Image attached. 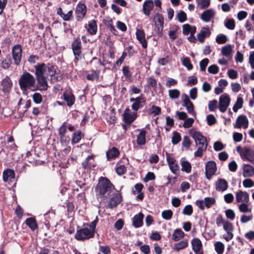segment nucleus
Masks as SVG:
<instances>
[{
	"mask_svg": "<svg viewBox=\"0 0 254 254\" xmlns=\"http://www.w3.org/2000/svg\"><path fill=\"white\" fill-rule=\"evenodd\" d=\"M81 45L79 39H75L72 44V49L74 55L76 57L80 56L81 54Z\"/></svg>",
	"mask_w": 254,
	"mask_h": 254,
	"instance_id": "nucleus-20",
	"label": "nucleus"
},
{
	"mask_svg": "<svg viewBox=\"0 0 254 254\" xmlns=\"http://www.w3.org/2000/svg\"><path fill=\"white\" fill-rule=\"evenodd\" d=\"M153 2L151 0L145 1L143 4V11L145 15L149 16L153 8Z\"/></svg>",
	"mask_w": 254,
	"mask_h": 254,
	"instance_id": "nucleus-26",
	"label": "nucleus"
},
{
	"mask_svg": "<svg viewBox=\"0 0 254 254\" xmlns=\"http://www.w3.org/2000/svg\"><path fill=\"white\" fill-rule=\"evenodd\" d=\"M63 98L66 102L67 105L71 106L75 102V98L73 94L69 91H65L63 94Z\"/></svg>",
	"mask_w": 254,
	"mask_h": 254,
	"instance_id": "nucleus-21",
	"label": "nucleus"
},
{
	"mask_svg": "<svg viewBox=\"0 0 254 254\" xmlns=\"http://www.w3.org/2000/svg\"><path fill=\"white\" fill-rule=\"evenodd\" d=\"M99 71H94L90 74H88L86 78L89 80H94L98 78Z\"/></svg>",
	"mask_w": 254,
	"mask_h": 254,
	"instance_id": "nucleus-58",
	"label": "nucleus"
},
{
	"mask_svg": "<svg viewBox=\"0 0 254 254\" xmlns=\"http://www.w3.org/2000/svg\"><path fill=\"white\" fill-rule=\"evenodd\" d=\"M210 0H199L198 4L201 9H205L210 5Z\"/></svg>",
	"mask_w": 254,
	"mask_h": 254,
	"instance_id": "nucleus-50",
	"label": "nucleus"
},
{
	"mask_svg": "<svg viewBox=\"0 0 254 254\" xmlns=\"http://www.w3.org/2000/svg\"><path fill=\"white\" fill-rule=\"evenodd\" d=\"M217 170L216 164L214 161H208L205 165V177L207 179L210 180L215 174Z\"/></svg>",
	"mask_w": 254,
	"mask_h": 254,
	"instance_id": "nucleus-6",
	"label": "nucleus"
},
{
	"mask_svg": "<svg viewBox=\"0 0 254 254\" xmlns=\"http://www.w3.org/2000/svg\"><path fill=\"white\" fill-rule=\"evenodd\" d=\"M243 186L245 188H251L254 186L253 181L250 179H246L243 181Z\"/></svg>",
	"mask_w": 254,
	"mask_h": 254,
	"instance_id": "nucleus-63",
	"label": "nucleus"
},
{
	"mask_svg": "<svg viewBox=\"0 0 254 254\" xmlns=\"http://www.w3.org/2000/svg\"><path fill=\"white\" fill-rule=\"evenodd\" d=\"M236 198L237 202H248L249 200V195L247 192L239 190L236 194Z\"/></svg>",
	"mask_w": 254,
	"mask_h": 254,
	"instance_id": "nucleus-19",
	"label": "nucleus"
},
{
	"mask_svg": "<svg viewBox=\"0 0 254 254\" xmlns=\"http://www.w3.org/2000/svg\"><path fill=\"white\" fill-rule=\"evenodd\" d=\"M167 160L171 172L175 175H178L180 167L176 160L171 156H167Z\"/></svg>",
	"mask_w": 254,
	"mask_h": 254,
	"instance_id": "nucleus-12",
	"label": "nucleus"
},
{
	"mask_svg": "<svg viewBox=\"0 0 254 254\" xmlns=\"http://www.w3.org/2000/svg\"><path fill=\"white\" fill-rule=\"evenodd\" d=\"M81 138V132L80 131H77L76 132H75L72 137L71 139V143L75 144L80 140Z\"/></svg>",
	"mask_w": 254,
	"mask_h": 254,
	"instance_id": "nucleus-41",
	"label": "nucleus"
},
{
	"mask_svg": "<svg viewBox=\"0 0 254 254\" xmlns=\"http://www.w3.org/2000/svg\"><path fill=\"white\" fill-rule=\"evenodd\" d=\"M93 158V155L88 156L86 158L85 161L82 162V166L84 169H86L90 168L91 167L92 164H91V163L89 162V161H90V160L92 159Z\"/></svg>",
	"mask_w": 254,
	"mask_h": 254,
	"instance_id": "nucleus-42",
	"label": "nucleus"
},
{
	"mask_svg": "<svg viewBox=\"0 0 254 254\" xmlns=\"http://www.w3.org/2000/svg\"><path fill=\"white\" fill-rule=\"evenodd\" d=\"M217 101L214 99L212 101H210L208 103V110L210 111H214L217 108Z\"/></svg>",
	"mask_w": 254,
	"mask_h": 254,
	"instance_id": "nucleus-51",
	"label": "nucleus"
},
{
	"mask_svg": "<svg viewBox=\"0 0 254 254\" xmlns=\"http://www.w3.org/2000/svg\"><path fill=\"white\" fill-rule=\"evenodd\" d=\"M225 26L230 30H233L235 27V20L233 18L228 19L225 22Z\"/></svg>",
	"mask_w": 254,
	"mask_h": 254,
	"instance_id": "nucleus-43",
	"label": "nucleus"
},
{
	"mask_svg": "<svg viewBox=\"0 0 254 254\" xmlns=\"http://www.w3.org/2000/svg\"><path fill=\"white\" fill-rule=\"evenodd\" d=\"M123 117L125 122L129 126L136 118L137 114L131 112L128 108H126L124 112Z\"/></svg>",
	"mask_w": 254,
	"mask_h": 254,
	"instance_id": "nucleus-9",
	"label": "nucleus"
},
{
	"mask_svg": "<svg viewBox=\"0 0 254 254\" xmlns=\"http://www.w3.org/2000/svg\"><path fill=\"white\" fill-rule=\"evenodd\" d=\"M204 201L205 206L208 208L215 203V199L212 197H205Z\"/></svg>",
	"mask_w": 254,
	"mask_h": 254,
	"instance_id": "nucleus-54",
	"label": "nucleus"
},
{
	"mask_svg": "<svg viewBox=\"0 0 254 254\" xmlns=\"http://www.w3.org/2000/svg\"><path fill=\"white\" fill-rule=\"evenodd\" d=\"M215 250L217 254H222L224 250V245L221 242H217L214 244Z\"/></svg>",
	"mask_w": 254,
	"mask_h": 254,
	"instance_id": "nucleus-38",
	"label": "nucleus"
},
{
	"mask_svg": "<svg viewBox=\"0 0 254 254\" xmlns=\"http://www.w3.org/2000/svg\"><path fill=\"white\" fill-rule=\"evenodd\" d=\"M178 20L179 22L182 23L187 19V15L183 10H180L177 14Z\"/></svg>",
	"mask_w": 254,
	"mask_h": 254,
	"instance_id": "nucleus-45",
	"label": "nucleus"
},
{
	"mask_svg": "<svg viewBox=\"0 0 254 254\" xmlns=\"http://www.w3.org/2000/svg\"><path fill=\"white\" fill-rule=\"evenodd\" d=\"M86 6L83 3L77 4L75 9L76 18L78 21L81 20L86 14Z\"/></svg>",
	"mask_w": 254,
	"mask_h": 254,
	"instance_id": "nucleus-14",
	"label": "nucleus"
},
{
	"mask_svg": "<svg viewBox=\"0 0 254 254\" xmlns=\"http://www.w3.org/2000/svg\"><path fill=\"white\" fill-rule=\"evenodd\" d=\"M97 26L96 21L95 20H92L88 23L87 30L91 34L94 35L97 32Z\"/></svg>",
	"mask_w": 254,
	"mask_h": 254,
	"instance_id": "nucleus-31",
	"label": "nucleus"
},
{
	"mask_svg": "<svg viewBox=\"0 0 254 254\" xmlns=\"http://www.w3.org/2000/svg\"><path fill=\"white\" fill-rule=\"evenodd\" d=\"M173 215V212L171 210H166L162 211V217L167 220H170Z\"/></svg>",
	"mask_w": 254,
	"mask_h": 254,
	"instance_id": "nucleus-48",
	"label": "nucleus"
},
{
	"mask_svg": "<svg viewBox=\"0 0 254 254\" xmlns=\"http://www.w3.org/2000/svg\"><path fill=\"white\" fill-rule=\"evenodd\" d=\"M140 250L143 254H149L150 253V247L147 245L141 246Z\"/></svg>",
	"mask_w": 254,
	"mask_h": 254,
	"instance_id": "nucleus-64",
	"label": "nucleus"
},
{
	"mask_svg": "<svg viewBox=\"0 0 254 254\" xmlns=\"http://www.w3.org/2000/svg\"><path fill=\"white\" fill-rule=\"evenodd\" d=\"M209 63V60L207 58H205L201 60L199 63L200 69L202 71H205L206 66Z\"/></svg>",
	"mask_w": 254,
	"mask_h": 254,
	"instance_id": "nucleus-55",
	"label": "nucleus"
},
{
	"mask_svg": "<svg viewBox=\"0 0 254 254\" xmlns=\"http://www.w3.org/2000/svg\"><path fill=\"white\" fill-rule=\"evenodd\" d=\"M191 246L195 254H204L202 243L198 238H194L191 240Z\"/></svg>",
	"mask_w": 254,
	"mask_h": 254,
	"instance_id": "nucleus-11",
	"label": "nucleus"
},
{
	"mask_svg": "<svg viewBox=\"0 0 254 254\" xmlns=\"http://www.w3.org/2000/svg\"><path fill=\"white\" fill-rule=\"evenodd\" d=\"M227 41V37L226 35L220 34L217 36L216 38V42L218 44H223Z\"/></svg>",
	"mask_w": 254,
	"mask_h": 254,
	"instance_id": "nucleus-44",
	"label": "nucleus"
},
{
	"mask_svg": "<svg viewBox=\"0 0 254 254\" xmlns=\"http://www.w3.org/2000/svg\"><path fill=\"white\" fill-rule=\"evenodd\" d=\"M25 223L32 231L35 230L38 227L36 219L33 217L27 218L25 220Z\"/></svg>",
	"mask_w": 254,
	"mask_h": 254,
	"instance_id": "nucleus-33",
	"label": "nucleus"
},
{
	"mask_svg": "<svg viewBox=\"0 0 254 254\" xmlns=\"http://www.w3.org/2000/svg\"><path fill=\"white\" fill-rule=\"evenodd\" d=\"M230 103L229 96L226 94H223L219 97V109L222 113L225 112Z\"/></svg>",
	"mask_w": 254,
	"mask_h": 254,
	"instance_id": "nucleus-7",
	"label": "nucleus"
},
{
	"mask_svg": "<svg viewBox=\"0 0 254 254\" xmlns=\"http://www.w3.org/2000/svg\"><path fill=\"white\" fill-rule=\"evenodd\" d=\"M103 21L105 25L110 29V30L111 32H114L116 31V29L113 26V20L111 18L106 17L103 20Z\"/></svg>",
	"mask_w": 254,
	"mask_h": 254,
	"instance_id": "nucleus-37",
	"label": "nucleus"
},
{
	"mask_svg": "<svg viewBox=\"0 0 254 254\" xmlns=\"http://www.w3.org/2000/svg\"><path fill=\"white\" fill-rule=\"evenodd\" d=\"M120 154L119 150L115 147H113L109 149L106 152L107 160L110 161L117 158Z\"/></svg>",
	"mask_w": 254,
	"mask_h": 254,
	"instance_id": "nucleus-24",
	"label": "nucleus"
},
{
	"mask_svg": "<svg viewBox=\"0 0 254 254\" xmlns=\"http://www.w3.org/2000/svg\"><path fill=\"white\" fill-rule=\"evenodd\" d=\"M188 242L186 241H181L175 244V249L177 251H179L186 247L188 246Z\"/></svg>",
	"mask_w": 254,
	"mask_h": 254,
	"instance_id": "nucleus-57",
	"label": "nucleus"
},
{
	"mask_svg": "<svg viewBox=\"0 0 254 254\" xmlns=\"http://www.w3.org/2000/svg\"><path fill=\"white\" fill-rule=\"evenodd\" d=\"M243 104V99L241 97H238L237 101L233 107V110L237 112L238 110L242 108Z\"/></svg>",
	"mask_w": 254,
	"mask_h": 254,
	"instance_id": "nucleus-35",
	"label": "nucleus"
},
{
	"mask_svg": "<svg viewBox=\"0 0 254 254\" xmlns=\"http://www.w3.org/2000/svg\"><path fill=\"white\" fill-rule=\"evenodd\" d=\"M114 189V186L106 178H101L96 188V193L98 199L102 201L107 198Z\"/></svg>",
	"mask_w": 254,
	"mask_h": 254,
	"instance_id": "nucleus-3",
	"label": "nucleus"
},
{
	"mask_svg": "<svg viewBox=\"0 0 254 254\" xmlns=\"http://www.w3.org/2000/svg\"><path fill=\"white\" fill-rule=\"evenodd\" d=\"M182 146L187 150H188L190 146V140L189 136H185L182 141Z\"/></svg>",
	"mask_w": 254,
	"mask_h": 254,
	"instance_id": "nucleus-46",
	"label": "nucleus"
},
{
	"mask_svg": "<svg viewBox=\"0 0 254 254\" xmlns=\"http://www.w3.org/2000/svg\"><path fill=\"white\" fill-rule=\"evenodd\" d=\"M211 32L208 27H203L199 33L197 34V40L199 42L202 43L205 40L206 37H209Z\"/></svg>",
	"mask_w": 254,
	"mask_h": 254,
	"instance_id": "nucleus-17",
	"label": "nucleus"
},
{
	"mask_svg": "<svg viewBox=\"0 0 254 254\" xmlns=\"http://www.w3.org/2000/svg\"><path fill=\"white\" fill-rule=\"evenodd\" d=\"M169 97L172 99L178 98L180 95V92L179 90L174 89H170L168 91Z\"/></svg>",
	"mask_w": 254,
	"mask_h": 254,
	"instance_id": "nucleus-40",
	"label": "nucleus"
},
{
	"mask_svg": "<svg viewBox=\"0 0 254 254\" xmlns=\"http://www.w3.org/2000/svg\"><path fill=\"white\" fill-rule=\"evenodd\" d=\"M155 23L159 29H161L162 30L163 28L164 25V18L163 16L160 13H156L155 16Z\"/></svg>",
	"mask_w": 254,
	"mask_h": 254,
	"instance_id": "nucleus-32",
	"label": "nucleus"
},
{
	"mask_svg": "<svg viewBox=\"0 0 254 254\" xmlns=\"http://www.w3.org/2000/svg\"><path fill=\"white\" fill-rule=\"evenodd\" d=\"M12 63L11 60L10 58H7L2 60L1 62V67L4 69H8Z\"/></svg>",
	"mask_w": 254,
	"mask_h": 254,
	"instance_id": "nucleus-47",
	"label": "nucleus"
},
{
	"mask_svg": "<svg viewBox=\"0 0 254 254\" xmlns=\"http://www.w3.org/2000/svg\"><path fill=\"white\" fill-rule=\"evenodd\" d=\"M34 68L39 90L40 91H46L48 89L49 76L50 77V80L52 83H54L59 80L56 68L52 65L41 63L35 65Z\"/></svg>",
	"mask_w": 254,
	"mask_h": 254,
	"instance_id": "nucleus-1",
	"label": "nucleus"
},
{
	"mask_svg": "<svg viewBox=\"0 0 254 254\" xmlns=\"http://www.w3.org/2000/svg\"><path fill=\"white\" fill-rule=\"evenodd\" d=\"M206 120L207 124L209 126H212L216 123V120L214 115L210 114L207 116Z\"/></svg>",
	"mask_w": 254,
	"mask_h": 254,
	"instance_id": "nucleus-60",
	"label": "nucleus"
},
{
	"mask_svg": "<svg viewBox=\"0 0 254 254\" xmlns=\"http://www.w3.org/2000/svg\"><path fill=\"white\" fill-rule=\"evenodd\" d=\"M223 228L224 230L227 232L233 231V226L232 224L227 221H224L223 223Z\"/></svg>",
	"mask_w": 254,
	"mask_h": 254,
	"instance_id": "nucleus-56",
	"label": "nucleus"
},
{
	"mask_svg": "<svg viewBox=\"0 0 254 254\" xmlns=\"http://www.w3.org/2000/svg\"><path fill=\"white\" fill-rule=\"evenodd\" d=\"M15 173L11 169H6L3 173V180L5 182H9L14 178Z\"/></svg>",
	"mask_w": 254,
	"mask_h": 254,
	"instance_id": "nucleus-27",
	"label": "nucleus"
},
{
	"mask_svg": "<svg viewBox=\"0 0 254 254\" xmlns=\"http://www.w3.org/2000/svg\"><path fill=\"white\" fill-rule=\"evenodd\" d=\"M184 236V233L180 229H177L172 235V239L175 241H178Z\"/></svg>",
	"mask_w": 254,
	"mask_h": 254,
	"instance_id": "nucleus-34",
	"label": "nucleus"
},
{
	"mask_svg": "<svg viewBox=\"0 0 254 254\" xmlns=\"http://www.w3.org/2000/svg\"><path fill=\"white\" fill-rule=\"evenodd\" d=\"M215 12L212 9L204 10L201 15V19L205 22H209L213 18Z\"/></svg>",
	"mask_w": 254,
	"mask_h": 254,
	"instance_id": "nucleus-23",
	"label": "nucleus"
},
{
	"mask_svg": "<svg viewBox=\"0 0 254 254\" xmlns=\"http://www.w3.org/2000/svg\"><path fill=\"white\" fill-rule=\"evenodd\" d=\"M143 219V215L141 213L135 215L133 218L132 222L133 226L135 228H139L141 227L142 225Z\"/></svg>",
	"mask_w": 254,
	"mask_h": 254,
	"instance_id": "nucleus-28",
	"label": "nucleus"
},
{
	"mask_svg": "<svg viewBox=\"0 0 254 254\" xmlns=\"http://www.w3.org/2000/svg\"><path fill=\"white\" fill-rule=\"evenodd\" d=\"M146 132L144 129L140 130L138 135H137L136 142L139 145H143L146 143Z\"/></svg>",
	"mask_w": 254,
	"mask_h": 254,
	"instance_id": "nucleus-29",
	"label": "nucleus"
},
{
	"mask_svg": "<svg viewBox=\"0 0 254 254\" xmlns=\"http://www.w3.org/2000/svg\"><path fill=\"white\" fill-rule=\"evenodd\" d=\"M94 234L92 230H90L88 227L78 230L75 234V238L77 240H84L93 238Z\"/></svg>",
	"mask_w": 254,
	"mask_h": 254,
	"instance_id": "nucleus-5",
	"label": "nucleus"
},
{
	"mask_svg": "<svg viewBox=\"0 0 254 254\" xmlns=\"http://www.w3.org/2000/svg\"><path fill=\"white\" fill-rule=\"evenodd\" d=\"M130 102H132L131 108L133 110L137 111L140 107H142L145 103V100L141 97H138L136 98H130L129 99Z\"/></svg>",
	"mask_w": 254,
	"mask_h": 254,
	"instance_id": "nucleus-13",
	"label": "nucleus"
},
{
	"mask_svg": "<svg viewBox=\"0 0 254 254\" xmlns=\"http://www.w3.org/2000/svg\"><path fill=\"white\" fill-rule=\"evenodd\" d=\"M243 171L244 177H251L254 175V168L251 165L244 164Z\"/></svg>",
	"mask_w": 254,
	"mask_h": 254,
	"instance_id": "nucleus-25",
	"label": "nucleus"
},
{
	"mask_svg": "<svg viewBox=\"0 0 254 254\" xmlns=\"http://www.w3.org/2000/svg\"><path fill=\"white\" fill-rule=\"evenodd\" d=\"M122 201V196L119 193H116L109 200L108 207L113 209L116 207Z\"/></svg>",
	"mask_w": 254,
	"mask_h": 254,
	"instance_id": "nucleus-16",
	"label": "nucleus"
},
{
	"mask_svg": "<svg viewBox=\"0 0 254 254\" xmlns=\"http://www.w3.org/2000/svg\"><path fill=\"white\" fill-rule=\"evenodd\" d=\"M216 189L219 191H225L228 189L227 182L224 179H218L215 183Z\"/></svg>",
	"mask_w": 254,
	"mask_h": 254,
	"instance_id": "nucleus-22",
	"label": "nucleus"
},
{
	"mask_svg": "<svg viewBox=\"0 0 254 254\" xmlns=\"http://www.w3.org/2000/svg\"><path fill=\"white\" fill-rule=\"evenodd\" d=\"M248 202H244L241 203L239 205V209L240 212L246 213L247 212H251V209H249L248 207V205L247 204Z\"/></svg>",
	"mask_w": 254,
	"mask_h": 254,
	"instance_id": "nucleus-49",
	"label": "nucleus"
},
{
	"mask_svg": "<svg viewBox=\"0 0 254 254\" xmlns=\"http://www.w3.org/2000/svg\"><path fill=\"white\" fill-rule=\"evenodd\" d=\"M191 136L194 139L195 144L198 146L197 150L194 152L195 157H201L203 152L206 150L207 142L206 138L200 132H191Z\"/></svg>",
	"mask_w": 254,
	"mask_h": 254,
	"instance_id": "nucleus-4",
	"label": "nucleus"
},
{
	"mask_svg": "<svg viewBox=\"0 0 254 254\" xmlns=\"http://www.w3.org/2000/svg\"><path fill=\"white\" fill-rule=\"evenodd\" d=\"M147 86L148 87L155 88L157 85L156 79L152 76L149 77L147 79Z\"/></svg>",
	"mask_w": 254,
	"mask_h": 254,
	"instance_id": "nucleus-53",
	"label": "nucleus"
},
{
	"mask_svg": "<svg viewBox=\"0 0 254 254\" xmlns=\"http://www.w3.org/2000/svg\"><path fill=\"white\" fill-rule=\"evenodd\" d=\"M136 39L139 41L143 48L147 46V43L145 39L144 32L142 30L137 29L136 31Z\"/></svg>",
	"mask_w": 254,
	"mask_h": 254,
	"instance_id": "nucleus-18",
	"label": "nucleus"
},
{
	"mask_svg": "<svg viewBox=\"0 0 254 254\" xmlns=\"http://www.w3.org/2000/svg\"><path fill=\"white\" fill-rule=\"evenodd\" d=\"M32 98L33 101L36 104H40L42 101V96L39 93H35Z\"/></svg>",
	"mask_w": 254,
	"mask_h": 254,
	"instance_id": "nucleus-59",
	"label": "nucleus"
},
{
	"mask_svg": "<svg viewBox=\"0 0 254 254\" xmlns=\"http://www.w3.org/2000/svg\"><path fill=\"white\" fill-rule=\"evenodd\" d=\"M241 157L243 159H246L254 165V151L249 148H245L243 151Z\"/></svg>",
	"mask_w": 254,
	"mask_h": 254,
	"instance_id": "nucleus-15",
	"label": "nucleus"
},
{
	"mask_svg": "<svg viewBox=\"0 0 254 254\" xmlns=\"http://www.w3.org/2000/svg\"><path fill=\"white\" fill-rule=\"evenodd\" d=\"M232 52V48L230 45H227L225 46H224L221 50L222 54L226 57H230Z\"/></svg>",
	"mask_w": 254,
	"mask_h": 254,
	"instance_id": "nucleus-36",
	"label": "nucleus"
},
{
	"mask_svg": "<svg viewBox=\"0 0 254 254\" xmlns=\"http://www.w3.org/2000/svg\"><path fill=\"white\" fill-rule=\"evenodd\" d=\"M248 125L249 121L246 116L241 115L237 117L234 127L237 128H240L241 127L246 128L248 127Z\"/></svg>",
	"mask_w": 254,
	"mask_h": 254,
	"instance_id": "nucleus-10",
	"label": "nucleus"
},
{
	"mask_svg": "<svg viewBox=\"0 0 254 254\" xmlns=\"http://www.w3.org/2000/svg\"><path fill=\"white\" fill-rule=\"evenodd\" d=\"M35 77L27 71L24 72L19 79V85L21 90L25 92L27 90H39L38 83L36 84Z\"/></svg>",
	"mask_w": 254,
	"mask_h": 254,
	"instance_id": "nucleus-2",
	"label": "nucleus"
},
{
	"mask_svg": "<svg viewBox=\"0 0 254 254\" xmlns=\"http://www.w3.org/2000/svg\"><path fill=\"white\" fill-rule=\"evenodd\" d=\"M225 146L221 141H216L214 142L213 145L214 149L216 151H220L224 148Z\"/></svg>",
	"mask_w": 254,
	"mask_h": 254,
	"instance_id": "nucleus-61",
	"label": "nucleus"
},
{
	"mask_svg": "<svg viewBox=\"0 0 254 254\" xmlns=\"http://www.w3.org/2000/svg\"><path fill=\"white\" fill-rule=\"evenodd\" d=\"M182 105L186 107L188 112H190V101L189 97L186 94H183L181 96Z\"/></svg>",
	"mask_w": 254,
	"mask_h": 254,
	"instance_id": "nucleus-30",
	"label": "nucleus"
},
{
	"mask_svg": "<svg viewBox=\"0 0 254 254\" xmlns=\"http://www.w3.org/2000/svg\"><path fill=\"white\" fill-rule=\"evenodd\" d=\"M12 58L14 64L18 65L20 64L22 57V48L19 45H15L12 50Z\"/></svg>",
	"mask_w": 254,
	"mask_h": 254,
	"instance_id": "nucleus-8",
	"label": "nucleus"
},
{
	"mask_svg": "<svg viewBox=\"0 0 254 254\" xmlns=\"http://www.w3.org/2000/svg\"><path fill=\"white\" fill-rule=\"evenodd\" d=\"M181 136L179 133L175 131L173 132V136L172 138V142L173 144H177L181 140Z\"/></svg>",
	"mask_w": 254,
	"mask_h": 254,
	"instance_id": "nucleus-52",
	"label": "nucleus"
},
{
	"mask_svg": "<svg viewBox=\"0 0 254 254\" xmlns=\"http://www.w3.org/2000/svg\"><path fill=\"white\" fill-rule=\"evenodd\" d=\"M208 71L210 73L216 74L219 71V67L216 64L211 65L208 68Z\"/></svg>",
	"mask_w": 254,
	"mask_h": 254,
	"instance_id": "nucleus-62",
	"label": "nucleus"
},
{
	"mask_svg": "<svg viewBox=\"0 0 254 254\" xmlns=\"http://www.w3.org/2000/svg\"><path fill=\"white\" fill-rule=\"evenodd\" d=\"M182 171L189 173L190 172V164L187 161H182L181 163Z\"/></svg>",
	"mask_w": 254,
	"mask_h": 254,
	"instance_id": "nucleus-39",
	"label": "nucleus"
}]
</instances>
